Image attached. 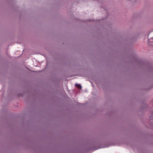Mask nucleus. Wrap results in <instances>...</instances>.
I'll return each instance as SVG.
<instances>
[{
    "label": "nucleus",
    "instance_id": "nucleus-1",
    "mask_svg": "<svg viewBox=\"0 0 153 153\" xmlns=\"http://www.w3.org/2000/svg\"><path fill=\"white\" fill-rule=\"evenodd\" d=\"M76 86L79 88H82L81 85H80L76 84Z\"/></svg>",
    "mask_w": 153,
    "mask_h": 153
}]
</instances>
